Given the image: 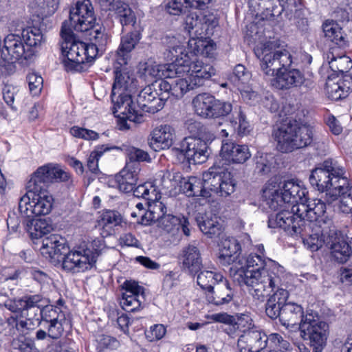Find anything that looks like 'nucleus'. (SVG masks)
I'll return each mask as SVG.
<instances>
[{"instance_id": "bb28decb", "label": "nucleus", "mask_w": 352, "mask_h": 352, "mask_svg": "<svg viewBox=\"0 0 352 352\" xmlns=\"http://www.w3.org/2000/svg\"><path fill=\"white\" fill-rule=\"evenodd\" d=\"M221 155L226 160L236 164H243L251 155L246 145L236 144L230 140L222 142Z\"/></svg>"}, {"instance_id": "603ef678", "label": "nucleus", "mask_w": 352, "mask_h": 352, "mask_svg": "<svg viewBox=\"0 0 352 352\" xmlns=\"http://www.w3.org/2000/svg\"><path fill=\"white\" fill-rule=\"evenodd\" d=\"M34 3L37 16L44 19L55 13L58 7L59 0H34Z\"/></svg>"}, {"instance_id": "1a4fd4ad", "label": "nucleus", "mask_w": 352, "mask_h": 352, "mask_svg": "<svg viewBox=\"0 0 352 352\" xmlns=\"http://www.w3.org/2000/svg\"><path fill=\"white\" fill-rule=\"evenodd\" d=\"M302 338L309 341L313 352H322L324 349L329 333L328 324L320 319L316 311L307 310L305 318L300 325Z\"/></svg>"}, {"instance_id": "37998d69", "label": "nucleus", "mask_w": 352, "mask_h": 352, "mask_svg": "<svg viewBox=\"0 0 352 352\" xmlns=\"http://www.w3.org/2000/svg\"><path fill=\"white\" fill-rule=\"evenodd\" d=\"M254 163V173L258 175H268L276 168V161L272 154L257 152Z\"/></svg>"}, {"instance_id": "c756f323", "label": "nucleus", "mask_w": 352, "mask_h": 352, "mask_svg": "<svg viewBox=\"0 0 352 352\" xmlns=\"http://www.w3.org/2000/svg\"><path fill=\"white\" fill-rule=\"evenodd\" d=\"M241 252L240 243L235 238L229 237L221 242L219 261L223 265H229L240 263L239 256Z\"/></svg>"}, {"instance_id": "412c9836", "label": "nucleus", "mask_w": 352, "mask_h": 352, "mask_svg": "<svg viewBox=\"0 0 352 352\" xmlns=\"http://www.w3.org/2000/svg\"><path fill=\"white\" fill-rule=\"evenodd\" d=\"M262 197L265 204L271 210L280 211L289 208L280 191L278 177H270L263 189Z\"/></svg>"}, {"instance_id": "a878e982", "label": "nucleus", "mask_w": 352, "mask_h": 352, "mask_svg": "<svg viewBox=\"0 0 352 352\" xmlns=\"http://www.w3.org/2000/svg\"><path fill=\"white\" fill-rule=\"evenodd\" d=\"M141 39L140 33L135 30L122 36L116 51V61L120 67L125 66L131 58V53Z\"/></svg>"}, {"instance_id": "c9c22d12", "label": "nucleus", "mask_w": 352, "mask_h": 352, "mask_svg": "<svg viewBox=\"0 0 352 352\" xmlns=\"http://www.w3.org/2000/svg\"><path fill=\"white\" fill-rule=\"evenodd\" d=\"M177 49L179 50L181 57L175 56L176 58L174 61L170 63L160 65L161 76H164L165 78H175L179 77L180 75L187 72V62L186 58L182 53V48L177 47V49L173 48L170 53L173 55V51L177 52Z\"/></svg>"}, {"instance_id": "7c9ffc66", "label": "nucleus", "mask_w": 352, "mask_h": 352, "mask_svg": "<svg viewBox=\"0 0 352 352\" xmlns=\"http://www.w3.org/2000/svg\"><path fill=\"white\" fill-rule=\"evenodd\" d=\"M305 314L306 312H304L301 305L287 301L282 309L280 322L283 326L287 328L296 325L299 329L300 325L305 318Z\"/></svg>"}, {"instance_id": "5fc2aeb1", "label": "nucleus", "mask_w": 352, "mask_h": 352, "mask_svg": "<svg viewBox=\"0 0 352 352\" xmlns=\"http://www.w3.org/2000/svg\"><path fill=\"white\" fill-rule=\"evenodd\" d=\"M267 347L270 350L287 352L291 348V344L288 340L285 339L281 335L277 333H272L267 336Z\"/></svg>"}, {"instance_id": "13d9d810", "label": "nucleus", "mask_w": 352, "mask_h": 352, "mask_svg": "<svg viewBox=\"0 0 352 352\" xmlns=\"http://www.w3.org/2000/svg\"><path fill=\"white\" fill-rule=\"evenodd\" d=\"M232 327L238 329L243 333L256 329L251 316L248 314H236L234 316V322H233Z\"/></svg>"}, {"instance_id": "052dcab7", "label": "nucleus", "mask_w": 352, "mask_h": 352, "mask_svg": "<svg viewBox=\"0 0 352 352\" xmlns=\"http://www.w3.org/2000/svg\"><path fill=\"white\" fill-rule=\"evenodd\" d=\"M28 273L31 278L41 286V289L45 286H48L52 281L50 275L45 271L38 267H29L28 268Z\"/></svg>"}, {"instance_id": "4d7b16f0", "label": "nucleus", "mask_w": 352, "mask_h": 352, "mask_svg": "<svg viewBox=\"0 0 352 352\" xmlns=\"http://www.w3.org/2000/svg\"><path fill=\"white\" fill-rule=\"evenodd\" d=\"M217 25L218 19L213 14H204L200 18V28L196 30V35H199L201 38L204 36H207Z\"/></svg>"}, {"instance_id": "4468645a", "label": "nucleus", "mask_w": 352, "mask_h": 352, "mask_svg": "<svg viewBox=\"0 0 352 352\" xmlns=\"http://www.w3.org/2000/svg\"><path fill=\"white\" fill-rule=\"evenodd\" d=\"M121 287L124 291L120 300L122 308L129 313L140 311L145 300L144 288L132 280H126Z\"/></svg>"}, {"instance_id": "680f3d73", "label": "nucleus", "mask_w": 352, "mask_h": 352, "mask_svg": "<svg viewBox=\"0 0 352 352\" xmlns=\"http://www.w3.org/2000/svg\"><path fill=\"white\" fill-rule=\"evenodd\" d=\"M121 151H124L130 160V162H140L146 161L149 159L148 154L140 148L134 146L123 145L122 147H119Z\"/></svg>"}, {"instance_id": "f3484780", "label": "nucleus", "mask_w": 352, "mask_h": 352, "mask_svg": "<svg viewBox=\"0 0 352 352\" xmlns=\"http://www.w3.org/2000/svg\"><path fill=\"white\" fill-rule=\"evenodd\" d=\"M327 210L325 203L320 199H310L306 197V201L293 206V210L298 217H303L306 222H316L318 225L320 218H322Z\"/></svg>"}, {"instance_id": "c03bdc74", "label": "nucleus", "mask_w": 352, "mask_h": 352, "mask_svg": "<svg viewBox=\"0 0 352 352\" xmlns=\"http://www.w3.org/2000/svg\"><path fill=\"white\" fill-rule=\"evenodd\" d=\"M345 173V168L337 161L328 159L314 168L310 176H314L315 174H328L327 176H344Z\"/></svg>"}, {"instance_id": "0e129e2a", "label": "nucleus", "mask_w": 352, "mask_h": 352, "mask_svg": "<svg viewBox=\"0 0 352 352\" xmlns=\"http://www.w3.org/2000/svg\"><path fill=\"white\" fill-rule=\"evenodd\" d=\"M185 127L192 135L190 137L200 138L201 139L206 138V127L200 122L192 119L188 120L185 122Z\"/></svg>"}, {"instance_id": "3c124183", "label": "nucleus", "mask_w": 352, "mask_h": 352, "mask_svg": "<svg viewBox=\"0 0 352 352\" xmlns=\"http://www.w3.org/2000/svg\"><path fill=\"white\" fill-rule=\"evenodd\" d=\"M133 192L134 196L144 198L147 202H149L150 200L157 199L158 195L157 186L151 182H146L137 186L135 185Z\"/></svg>"}, {"instance_id": "9d476101", "label": "nucleus", "mask_w": 352, "mask_h": 352, "mask_svg": "<svg viewBox=\"0 0 352 352\" xmlns=\"http://www.w3.org/2000/svg\"><path fill=\"white\" fill-rule=\"evenodd\" d=\"M268 6L270 7V9L267 10L266 13H263L264 16H262L263 20H274L285 12L287 19H299L297 21V25L299 26V23H301L306 29L308 21L304 18L302 0H270V4Z\"/></svg>"}, {"instance_id": "58836bf2", "label": "nucleus", "mask_w": 352, "mask_h": 352, "mask_svg": "<svg viewBox=\"0 0 352 352\" xmlns=\"http://www.w3.org/2000/svg\"><path fill=\"white\" fill-rule=\"evenodd\" d=\"M122 220L121 214L116 210H107L99 217L97 226L101 230V235L107 237L113 234L114 228L119 226Z\"/></svg>"}, {"instance_id": "6e6d98bb", "label": "nucleus", "mask_w": 352, "mask_h": 352, "mask_svg": "<svg viewBox=\"0 0 352 352\" xmlns=\"http://www.w3.org/2000/svg\"><path fill=\"white\" fill-rule=\"evenodd\" d=\"M213 96L208 93H202L197 95L192 101V107L196 113L205 118L207 111L209 109L210 103Z\"/></svg>"}, {"instance_id": "de8ad7c7", "label": "nucleus", "mask_w": 352, "mask_h": 352, "mask_svg": "<svg viewBox=\"0 0 352 352\" xmlns=\"http://www.w3.org/2000/svg\"><path fill=\"white\" fill-rule=\"evenodd\" d=\"M169 85H170V97L172 96L176 99L182 98L186 93L195 88L188 76L173 80L169 82Z\"/></svg>"}, {"instance_id": "aec40b11", "label": "nucleus", "mask_w": 352, "mask_h": 352, "mask_svg": "<svg viewBox=\"0 0 352 352\" xmlns=\"http://www.w3.org/2000/svg\"><path fill=\"white\" fill-rule=\"evenodd\" d=\"M102 10L113 11L117 14L122 26L134 25L136 16L129 6L120 0H96Z\"/></svg>"}, {"instance_id": "c85d7f7f", "label": "nucleus", "mask_w": 352, "mask_h": 352, "mask_svg": "<svg viewBox=\"0 0 352 352\" xmlns=\"http://www.w3.org/2000/svg\"><path fill=\"white\" fill-rule=\"evenodd\" d=\"M82 32L85 33V35L88 36L90 41L89 43H87L89 48L91 47L95 48L96 58L98 54H102L109 41V37L105 28L96 21L91 24V27H89L87 30Z\"/></svg>"}, {"instance_id": "774afa93", "label": "nucleus", "mask_w": 352, "mask_h": 352, "mask_svg": "<svg viewBox=\"0 0 352 352\" xmlns=\"http://www.w3.org/2000/svg\"><path fill=\"white\" fill-rule=\"evenodd\" d=\"M338 278L344 286L352 285V263L345 264L339 269Z\"/></svg>"}, {"instance_id": "f8f14e48", "label": "nucleus", "mask_w": 352, "mask_h": 352, "mask_svg": "<svg viewBox=\"0 0 352 352\" xmlns=\"http://www.w3.org/2000/svg\"><path fill=\"white\" fill-rule=\"evenodd\" d=\"M96 21L94 8L89 0H78L69 10L68 25L76 32L87 30Z\"/></svg>"}, {"instance_id": "09e8293b", "label": "nucleus", "mask_w": 352, "mask_h": 352, "mask_svg": "<svg viewBox=\"0 0 352 352\" xmlns=\"http://www.w3.org/2000/svg\"><path fill=\"white\" fill-rule=\"evenodd\" d=\"M114 149H120L119 146H111L109 144H102L96 146L95 149L90 153L87 159V167L94 174H97L98 171V160L100 157L107 151Z\"/></svg>"}, {"instance_id": "69168bd1", "label": "nucleus", "mask_w": 352, "mask_h": 352, "mask_svg": "<svg viewBox=\"0 0 352 352\" xmlns=\"http://www.w3.org/2000/svg\"><path fill=\"white\" fill-rule=\"evenodd\" d=\"M190 8L188 0H173L166 6V10L172 15H179Z\"/></svg>"}, {"instance_id": "cd10ccee", "label": "nucleus", "mask_w": 352, "mask_h": 352, "mask_svg": "<svg viewBox=\"0 0 352 352\" xmlns=\"http://www.w3.org/2000/svg\"><path fill=\"white\" fill-rule=\"evenodd\" d=\"M173 129L167 124L156 127L151 133L148 144L155 151L170 148L173 141Z\"/></svg>"}, {"instance_id": "a18cd8bd", "label": "nucleus", "mask_w": 352, "mask_h": 352, "mask_svg": "<svg viewBox=\"0 0 352 352\" xmlns=\"http://www.w3.org/2000/svg\"><path fill=\"white\" fill-rule=\"evenodd\" d=\"M330 249L332 258L341 263L346 262L351 253V249L348 243L341 238H336Z\"/></svg>"}, {"instance_id": "0eeeda50", "label": "nucleus", "mask_w": 352, "mask_h": 352, "mask_svg": "<svg viewBox=\"0 0 352 352\" xmlns=\"http://www.w3.org/2000/svg\"><path fill=\"white\" fill-rule=\"evenodd\" d=\"M115 80L112 87L111 100L113 103V113L120 111L126 120L135 123L144 122V116L140 113L134 107L132 98L129 94L119 93L116 100V90L131 91V86L134 84V78H131L128 73L123 72L118 67L116 68Z\"/></svg>"}, {"instance_id": "49530a36", "label": "nucleus", "mask_w": 352, "mask_h": 352, "mask_svg": "<svg viewBox=\"0 0 352 352\" xmlns=\"http://www.w3.org/2000/svg\"><path fill=\"white\" fill-rule=\"evenodd\" d=\"M251 73L241 64L236 65L233 70V74L230 76V81L237 87L240 91L249 92L245 88L248 89V84L251 80Z\"/></svg>"}, {"instance_id": "7ed1b4c3", "label": "nucleus", "mask_w": 352, "mask_h": 352, "mask_svg": "<svg viewBox=\"0 0 352 352\" xmlns=\"http://www.w3.org/2000/svg\"><path fill=\"white\" fill-rule=\"evenodd\" d=\"M69 247L67 240L59 234H51L42 241V254H48L50 258L64 255L63 268L73 273L84 272L91 269L96 263L100 250L89 248H78L67 253Z\"/></svg>"}, {"instance_id": "4be33fe9", "label": "nucleus", "mask_w": 352, "mask_h": 352, "mask_svg": "<svg viewBox=\"0 0 352 352\" xmlns=\"http://www.w3.org/2000/svg\"><path fill=\"white\" fill-rule=\"evenodd\" d=\"M184 57L187 62V76L195 87L203 85L205 80L215 74V69L212 65L198 60L190 61L186 54Z\"/></svg>"}, {"instance_id": "ea45409f", "label": "nucleus", "mask_w": 352, "mask_h": 352, "mask_svg": "<svg viewBox=\"0 0 352 352\" xmlns=\"http://www.w3.org/2000/svg\"><path fill=\"white\" fill-rule=\"evenodd\" d=\"M312 186H316V189L320 192H326L327 196L333 199L337 197L340 190L338 180L340 177H309Z\"/></svg>"}, {"instance_id": "393cba45", "label": "nucleus", "mask_w": 352, "mask_h": 352, "mask_svg": "<svg viewBox=\"0 0 352 352\" xmlns=\"http://www.w3.org/2000/svg\"><path fill=\"white\" fill-rule=\"evenodd\" d=\"M280 287H276L272 291L274 293L270 296L265 303V314L272 320L280 319L282 309L287 301L289 294L286 289Z\"/></svg>"}, {"instance_id": "338daca9", "label": "nucleus", "mask_w": 352, "mask_h": 352, "mask_svg": "<svg viewBox=\"0 0 352 352\" xmlns=\"http://www.w3.org/2000/svg\"><path fill=\"white\" fill-rule=\"evenodd\" d=\"M70 133L74 137L85 140H96L99 138V134L97 132L77 126H72L70 129Z\"/></svg>"}, {"instance_id": "6ab92c4d", "label": "nucleus", "mask_w": 352, "mask_h": 352, "mask_svg": "<svg viewBox=\"0 0 352 352\" xmlns=\"http://www.w3.org/2000/svg\"><path fill=\"white\" fill-rule=\"evenodd\" d=\"M267 335L256 329L242 333L237 340L239 352H260L267 347Z\"/></svg>"}, {"instance_id": "864d4df0", "label": "nucleus", "mask_w": 352, "mask_h": 352, "mask_svg": "<svg viewBox=\"0 0 352 352\" xmlns=\"http://www.w3.org/2000/svg\"><path fill=\"white\" fill-rule=\"evenodd\" d=\"M153 91L157 94L160 105L158 107H164L165 102L170 98L169 82L164 79H158L152 82Z\"/></svg>"}, {"instance_id": "5701e85b", "label": "nucleus", "mask_w": 352, "mask_h": 352, "mask_svg": "<svg viewBox=\"0 0 352 352\" xmlns=\"http://www.w3.org/2000/svg\"><path fill=\"white\" fill-rule=\"evenodd\" d=\"M278 177V186L288 207L298 206L306 201L308 191L294 179L282 182Z\"/></svg>"}, {"instance_id": "6e6552de", "label": "nucleus", "mask_w": 352, "mask_h": 352, "mask_svg": "<svg viewBox=\"0 0 352 352\" xmlns=\"http://www.w3.org/2000/svg\"><path fill=\"white\" fill-rule=\"evenodd\" d=\"M40 317L36 318L38 325H41L47 331L39 329L35 332L36 340H57L64 332V326L69 324L66 312L57 306L47 304L40 310Z\"/></svg>"}, {"instance_id": "f704fd0d", "label": "nucleus", "mask_w": 352, "mask_h": 352, "mask_svg": "<svg viewBox=\"0 0 352 352\" xmlns=\"http://www.w3.org/2000/svg\"><path fill=\"white\" fill-rule=\"evenodd\" d=\"M158 98L151 85H148L140 91L137 97V104L143 111L155 113L164 107H158Z\"/></svg>"}, {"instance_id": "8fccbe9b", "label": "nucleus", "mask_w": 352, "mask_h": 352, "mask_svg": "<svg viewBox=\"0 0 352 352\" xmlns=\"http://www.w3.org/2000/svg\"><path fill=\"white\" fill-rule=\"evenodd\" d=\"M21 35L26 47L30 49L40 45L43 40L41 30L34 26L23 29Z\"/></svg>"}, {"instance_id": "dca6fc26", "label": "nucleus", "mask_w": 352, "mask_h": 352, "mask_svg": "<svg viewBox=\"0 0 352 352\" xmlns=\"http://www.w3.org/2000/svg\"><path fill=\"white\" fill-rule=\"evenodd\" d=\"M50 300L42 294L26 295L16 300L14 313H21L26 316L28 320L38 316L40 310L48 304Z\"/></svg>"}, {"instance_id": "f257e3e1", "label": "nucleus", "mask_w": 352, "mask_h": 352, "mask_svg": "<svg viewBox=\"0 0 352 352\" xmlns=\"http://www.w3.org/2000/svg\"><path fill=\"white\" fill-rule=\"evenodd\" d=\"M283 276V267L278 263L252 253L246 258L245 268L238 269L234 279L251 287L250 292L254 299L264 301L276 287L281 286Z\"/></svg>"}, {"instance_id": "a211bd4d", "label": "nucleus", "mask_w": 352, "mask_h": 352, "mask_svg": "<svg viewBox=\"0 0 352 352\" xmlns=\"http://www.w3.org/2000/svg\"><path fill=\"white\" fill-rule=\"evenodd\" d=\"M302 226L296 237L302 239L304 245L311 252L318 250L324 241L321 226L316 222H305Z\"/></svg>"}, {"instance_id": "9b49d317", "label": "nucleus", "mask_w": 352, "mask_h": 352, "mask_svg": "<svg viewBox=\"0 0 352 352\" xmlns=\"http://www.w3.org/2000/svg\"><path fill=\"white\" fill-rule=\"evenodd\" d=\"M34 54L33 49L25 47L21 36L8 34L4 38L3 48L1 50L2 61L0 63V76L7 69V66L21 58L30 59Z\"/></svg>"}, {"instance_id": "423d86ee", "label": "nucleus", "mask_w": 352, "mask_h": 352, "mask_svg": "<svg viewBox=\"0 0 352 352\" xmlns=\"http://www.w3.org/2000/svg\"><path fill=\"white\" fill-rule=\"evenodd\" d=\"M274 136L279 150L288 153L310 145L313 141V129L307 123L289 120L280 125Z\"/></svg>"}, {"instance_id": "2f4dec72", "label": "nucleus", "mask_w": 352, "mask_h": 352, "mask_svg": "<svg viewBox=\"0 0 352 352\" xmlns=\"http://www.w3.org/2000/svg\"><path fill=\"white\" fill-rule=\"evenodd\" d=\"M195 220L200 230L209 238L217 237L223 231V226L216 214L198 213Z\"/></svg>"}, {"instance_id": "2eb2a0df", "label": "nucleus", "mask_w": 352, "mask_h": 352, "mask_svg": "<svg viewBox=\"0 0 352 352\" xmlns=\"http://www.w3.org/2000/svg\"><path fill=\"white\" fill-rule=\"evenodd\" d=\"M182 149L190 164H202L208 159L207 142L200 138H185L182 142Z\"/></svg>"}, {"instance_id": "20e7f679", "label": "nucleus", "mask_w": 352, "mask_h": 352, "mask_svg": "<svg viewBox=\"0 0 352 352\" xmlns=\"http://www.w3.org/2000/svg\"><path fill=\"white\" fill-rule=\"evenodd\" d=\"M60 34L63 40L60 50L64 56L65 70L71 72L85 70L87 64L93 63L96 59L95 48H89L87 43L76 40L67 21L63 23Z\"/></svg>"}, {"instance_id": "f03ea898", "label": "nucleus", "mask_w": 352, "mask_h": 352, "mask_svg": "<svg viewBox=\"0 0 352 352\" xmlns=\"http://www.w3.org/2000/svg\"><path fill=\"white\" fill-rule=\"evenodd\" d=\"M278 47L276 43L268 41L255 51L261 71L265 76H275L272 84L278 89L300 87L305 81L304 74L295 68L291 54L286 50H277Z\"/></svg>"}, {"instance_id": "72a5a7b5", "label": "nucleus", "mask_w": 352, "mask_h": 352, "mask_svg": "<svg viewBox=\"0 0 352 352\" xmlns=\"http://www.w3.org/2000/svg\"><path fill=\"white\" fill-rule=\"evenodd\" d=\"M338 180L340 190L337 197L339 210L344 214H351L352 217V184L346 179L347 177H340Z\"/></svg>"}, {"instance_id": "4c0bfd02", "label": "nucleus", "mask_w": 352, "mask_h": 352, "mask_svg": "<svg viewBox=\"0 0 352 352\" xmlns=\"http://www.w3.org/2000/svg\"><path fill=\"white\" fill-rule=\"evenodd\" d=\"M188 225V220L184 216H176L170 213H168L166 215L164 216L158 222V226L166 232H173L174 234L175 231H178L182 228L186 236H189L190 233Z\"/></svg>"}, {"instance_id": "b1692460", "label": "nucleus", "mask_w": 352, "mask_h": 352, "mask_svg": "<svg viewBox=\"0 0 352 352\" xmlns=\"http://www.w3.org/2000/svg\"><path fill=\"white\" fill-rule=\"evenodd\" d=\"M183 271L195 276L204 268L200 250L194 243L184 247L181 254Z\"/></svg>"}, {"instance_id": "473e14b6", "label": "nucleus", "mask_w": 352, "mask_h": 352, "mask_svg": "<svg viewBox=\"0 0 352 352\" xmlns=\"http://www.w3.org/2000/svg\"><path fill=\"white\" fill-rule=\"evenodd\" d=\"M234 292L230 287L229 282L223 278V280L219 282L215 287L206 294V298L209 303L217 306L228 305L234 298Z\"/></svg>"}, {"instance_id": "ddd939ff", "label": "nucleus", "mask_w": 352, "mask_h": 352, "mask_svg": "<svg viewBox=\"0 0 352 352\" xmlns=\"http://www.w3.org/2000/svg\"><path fill=\"white\" fill-rule=\"evenodd\" d=\"M306 222L303 217H298V214L289 208H284L278 213L271 214L268 217V227L271 228L283 229L289 235L296 237L298 231L302 227V224Z\"/></svg>"}, {"instance_id": "e2e57ef3", "label": "nucleus", "mask_w": 352, "mask_h": 352, "mask_svg": "<svg viewBox=\"0 0 352 352\" xmlns=\"http://www.w3.org/2000/svg\"><path fill=\"white\" fill-rule=\"evenodd\" d=\"M139 73L144 78L161 77L160 65H155L152 61L140 63Z\"/></svg>"}, {"instance_id": "bf43d9fd", "label": "nucleus", "mask_w": 352, "mask_h": 352, "mask_svg": "<svg viewBox=\"0 0 352 352\" xmlns=\"http://www.w3.org/2000/svg\"><path fill=\"white\" fill-rule=\"evenodd\" d=\"M64 173L60 164L47 163L39 166L30 176H63Z\"/></svg>"}, {"instance_id": "e433bc0d", "label": "nucleus", "mask_w": 352, "mask_h": 352, "mask_svg": "<svg viewBox=\"0 0 352 352\" xmlns=\"http://www.w3.org/2000/svg\"><path fill=\"white\" fill-rule=\"evenodd\" d=\"M351 87V82L338 76L328 77L326 82V89L328 97L333 100H338L348 96Z\"/></svg>"}, {"instance_id": "79ce46f5", "label": "nucleus", "mask_w": 352, "mask_h": 352, "mask_svg": "<svg viewBox=\"0 0 352 352\" xmlns=\"http://www.w3.org/2000/svg\"><path fill=\"white\" fill-rule=\"evenodd\" d=\"M197 285L207 293L213 290L215 286L223 280V276L218 272L210 270H201L197 274Z\"/></svg>"}, {"instance_id": "a19ab883", "label": "nucleus", "mask_w": 352, "mask_h": 352, "mask_svg": "<svg viewBox=\"0 0 352 352\" xmlns=\"http://www.w3.org/2000/svg\"><path fill=\"white\" fill-rule=\"evenodd\" d=\"M25 229L32 239L42 238L53 230V226L45 219L28 218Z\"/></svg>"}, {"instance_id": "39448f33", "label": "nucleus", "mask_w": 352, "mask_h": 352, "mask_svg": "<svg viewBox=\"0 0 352 352\" xmlns=\"http://www.w3.org/2000/svg\"><path fill=\"white\" fill-rule=\"evenodd\" d=\"M50 177H30L29 190L19 200V210L25 218L46 215L52 208L54 199L47 191Z\"/></svg>"}]
</instances>
